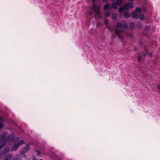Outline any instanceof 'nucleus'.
Instances as JSON below:
<instances>
[{
    "label": "nucleus",
    "mask_w": 160,
    "mask_h": 160,
    "mask_svg": "<svg viewBox=\"0 0 160 160\" xmlns=\"http://www.w3.org/2000/svg\"><path fill=\"white\" fill-rule=\"evenodd\" d=\"M110 30V31H112V30L110 28H109Z\"/></svg>",
    "instance_id": "26"
},
{
    "label": "nucleus",
    "mask_w": 160,
    "mask_h": 160,
    "mask_svg": "<svg viewBox=\"0 0 160 160\" xmlns=\"http://www.w3.org/2000/svg\"><path fill=\"white\" fill-rule=\"evenodd\" d=\"M19 146V144L18 143L15 144L12 148V150L14 151L18 149Z\"/></svg>",
    "instance_id": "9"
},
{
    "label": "nucleus",
    "mask_w": 160,
    "mask_h": 160,
    "mask_svg": "<svg viewBox=\"0 0 160 160\" xmlns=\"http://www.w3.org/2000/svg\"><path fill=\"white\" fill-rule=\"evenodd\" d=\"M157 87L158 89H160V86L158 85L157 86Z\"/></svg>",
    "instance_id": "24"
},
{
    "label": "nucleus",
    "mask_w": 160,
    "mask_h": 160,
    "mask_svg": "<svg viewBox=\"0 0 160 160\" xmlns=\"http://www.w3.org/2000/svg\"><path fill=\"white\" fill-rule=\"evenodd\" d=\"M111 14V12L109 11H106L105 12V16L106 17H108L109 16L110 14Z\"/></svg>",
    "instance_id": "16"
},
{
    "label": "nucleus",
    "mask_w": 160,
    "mask_h": 160,
    "mask_svg": "<svg viewBox=\"0 0 160 160\" xmlns=\"http://www.w3.org/2000/svg\"><path fill=\"white\" fill-rule=\"evenodd\" d=\"M131 16L132 17L134 18H138L139 14H138V13L135 11H133L131 13Z\"/></svg>",
    "instance_id": "8"
},
{
    "label": "nucleus",
    "mask_w": 160,
    "mask_h": 160,
    "mask_svg": "<svg viewBox=\"0 0 160 160\" xmlns=\"http://www.w3.org/2000/svg\"><path fill=\"white\" fill-rule=\"evenodd\" d=\"M36 152H37V154L36 155V156H33V160H38L36 159V157H37L38 158H40L41 156V154H42V151L40 152L38 151H36ZM40 160H43L42 159H41Z\"/></svg>",
    "instance_id": "6"
},
{
    "label": "nucleus",
    "mask_w": 160,
    "mask_h": 160,
    "mask_svg": "<svg viewBox=\"0 0 160 160\" xmlns=\"http://www.w3.org/2000/svg\"><path fill=\"white\" fill-rule=\"evenodd\" d=\"M117 15L116 14H112V19H114L116 20L117 18Z\"/></svg>",
    "instance_id": "18"
},
{
    "label": "nucleus",
    "mask_w": 160,
    "mask_h": 160,
    "mask_svg": "<svg viewBox=\"0 0 160 160\" xmlns=\"http://www.w3.org/2000/svg\"><path fill=\"white\" fill-rule=\"evenodd\" d=\"M135 12L139 14L141 12V9L140 8H137L135 9Z\"/></svg>",
    "instance_id": "12"
},
{
    "label": "nucleus",
    "mask_w": 160,
    "mask_h": 160,
    "mask_svg": "<svg viewBox=\"0 0 160 160\" xmlns=\"http://www.w3.org/2000/svg\"><path fill=\"white\" fill-rule=\"evenodd\" d=\"M7 134L6 132H4L2 136V138L0 140V150L7 143L13 141L14 142H16L19 140V138L18 137L15 138V136L13 134L10 135L7 138H6V136Z\"/></svg>",
    "instance_id": "1"
},
{
    "label": "nucleus",
    "mask_w": 160,
    "mask_h": 160,
    "mask_svg": "<svg viewBox=\"0 0 160 160\" xmlns=\"http://www.w3.org/2000/svg\"><path fill=\"white\" fill-rule=\"evenodd\" d=\"M133 5L132 3L131 2H128L124 6V9L128 10L130 8H133Z\"/></svg>",
    "instance_id": "5"
},
{
    "label": "nucleus",
    "mask_w": 160,
    "mask_h": 160,
    "mask_svg": "<svg viewBox=\"0 0 160 160\" xmlns=\"http://www.w3.org/2000/svg\"><path fill=\"white\" fill-rule=\"evenodd\" d=\"M123 9H124V7H120L119 9V11L120 12H122L123 11Z\"/></svg>",
    "instance_id": "22"
},
{
    "label": "nucleus",
    "mask_w": 160,
    "mask_h": 160,
    "mask_svg": "<svg viewBox=\"0 0 160 160\" xmlns=\"http://www.w3.org/2000/svg\"><path fill=\"white\" fill-rule=\"evenodd\" d=\"M12 155L11 154H8L5 157L4 160H10L12 159Z\"/></svg>",
    "instance_id": "7"
},
{
    "label": "nucleus",
    "mask_w": 160,
    "mask_h": 160,
    "mask_svg": "<svg viewBox=\"0 0 160 160\" xmlns=\"http://www.w3.org/2000/svg\"><path fill=\"white\" fill-rule=\"evenodd\" d=\"M109 7V4L108 3L105 5V6H104V9L105 10H107L108 8Z\"/></svg>",
    "instance_id": "19"
},
{
    "label": "nucleus",
    "mask_w": 160,
    "mask_h": 160,
    "mask_svg": "<svg viewBox=\"0 0 160 160\" xmlns=\"http://www.w3.org/2000/svg\"><path fill=\"white\" fill-rule=\"evenodd\" d=\"M43 154H46V153H43Z\"/></svg>",
    "instance_id": "27"
},
{
    "label": "nucleus",
    "mask_w": 160,
    "mask_h": 160,
    "mask_svg": "<svg viewBox=\"0 0 160 160\" xmlns=\"http://www.w3.org/2000/svg\"><path fill=\"white\" fill-rule=\"evenodd\" d=\"M138 18L142 21L144 19V16L142 14H139Z\"/></svg>",
    "instance_id": "11"
},
{
    "label": "nucleus",
    "mask_w": 160,
    "mask_h": 160,
    "mask_svg": "<svg viewBox=\"0 0 160 160\" xmlns=\"http://www.w3.org/2000/svg\"><path fill=\"white\" fill-rule=\"evenodd\" d=\"M105 23L106 25H108V21L107 19H105Z\"/></svg>",
    "instance_id": "23"
},
{
    "label": "nucleus",
    "mask_w": 160,
    "mask_h": 160,
    "mask_svg": "<svg viewBox=\"0 0 160 160\" xmlns=\"http://www.w3.org/2000/svg\"><path fill=\"white\" fill-rule=\"evenodd\" d=\"M106 0L107 1V0Z\"/></svg>",
    "instance_id": "28"
},
{
    "label": "nucleus",
    "mask_w": 160,
    "mask_h": 160,
    "mask_svg": "<svg viewBox=\"0 0 160 160\" xmlns=\"http://www.w3.org/2000/svg\"><path fill=\"white\" fill-rule=\"evenodd\" d=\"M134 24L133 22H131L130 23V28H133L134 27Z\"/></svg>",
    "instance_id": "20"
},
{
    "label": "nucleus",
    "mask_w": 160,
    "mask_h": 160,
    "mask_svg": "<svg viewBox=\"0 0 160 160\" xmlns=\"http://www.w3.org/2000/svg\"><path fill=\"white\" fill-rule=\"evenodd\" d=\"M9 150V148H5L4 150H3L2 151V154L3 153H6L8 152Z\"/></svg>",
    "instance_id": "14"
},
{
    "label": "nucleus",
    "mask_w": 160,
    "mask_h": 160,
    "mask_svg": "<svg viewBox=\"0 0 160 160\" xmlns=\"http://www.w3.org/2000/svg\"><path fill=\"white\" fill-rule=\"evenodd\" d=\"M130 0L131 1H134V0Z\"/></svg>",
    "instance_id": "25"
},
{
    "label": "nucleus",
    "mask_w": 160,
    "mask_h": 160,
    "mask_svg": "<svg viewBox=\"0 0 160 160\" xmlns=\"http://www.w3.org/2000/svg\"><path fill=\"white\" fill-rule=\"evenodd\" d=\"M112 8H117L118 6L116 3L115 2L112 3Z\"/></svg>",
    "instance_id": "13"
},
{
    "label": "nucleus",
    "mask_w": 160,
    "mask_h": 160,
    "mask_svg": "<svg viewBox=\"0 0 160 160\" xmlns=\"http://www.w3.org/2000/svg\"><path fill=\"white\" fill-rule=\"evenodd\" d=\"M118 6H120L122 3V1L121 0H117L116 2Z\"/></svg>",
    "instance_id": "17"
},
{
    "label": "nucleus",
    "mask_w": 160,
    "mask_h": 160,
    "mask_svg": "<svg viewBox=\"0 0 160 160\" xmlns=\"http://www.w3.org/2000/svg\"><path fill=\"white\" fill-rule=\"evenodd\" d=\"M24 143H25L23 141V140H22V141H20L18 143L19 144V145H22Z\"/></svg>",
    "instance_id": "21"
},
{
    "label": "nucleus",
    "mask_w": 160,
    "mask_h": 160,
    "mask_svg": "<svg viewBox=\"0 0 160 160\" xmlns=\"http://www.w3.org/2000/svg\"><path fill=\"white\" fill-rule=\"evenodd\" d=\"M3 118L2 117L0 118V131L3 129V126L2 124Z\"/></svg>",
    "instance_id": "10"
},
{
    "label": "nucleus",
    "mask_w": 160,
    "mask_h": 160,
    "mask_svg": "<svg viewBox=\"0 0 160 160\" xmlns=\"http://www.w3.org/2000/svg\"><path fill=\"white\" fill-rule=\"evenodd\" d=\"M124 16L125 18H129L130 16V14L128 12H126L124 13Z\"/></svg>",
    "instance_id": "15"
},
{
    "label": "nucleus",
    "mask_w": 160,
    "mask_h": 160,
    "mask_svg": "<svg viewBox=\"0 0 160 160\" xmlns=\"http://www.w3.org/2000/svg\"><path fill=\"white\" fill-rule=\"evenodd\" d=\"M29 148H30L28 145H27L26 147L23 148L20 151L21 157L25 158L26 157V155L25 154H23L22 153L26 152L29 150Z\"/></svg>",
    "instance_id": "4"
},
{
    "label": "nucleus",
    "mask_w": 160,
    "mask_h": 160,
    "mask_svg": "<svg viewBox=\"0 0 160 160\" xmlns=\"http://www.w3.org/2000/svg\"><path fill=\"white\" fill-rule=\"evenodd\" d=\"M93 11L96 12L97 17L99 19L102 18V16L100 13L99 8L98 7L96 6L94 4L93 5L92 8L91 9L89 12V14L90 15H92Z\"/></svg>",
    "instance_id": "3"
},
{
    "label": "nucleus",
    "mask_w": 160,
    "mask_h": 160,
    "mask_svg": "<svg viewBox=\"0 0 160 160\" xmlns=\"http://www.w3.org/2000/svg\"><path fill=\"white\" fill-rule=\"evenodd\" d=\"M117 27L119 28H121L119 29H116L115 30V33L120 38V36H119V32H123L124 31L123 29L127 28L128 27V26L126 23L122 25V23L119 22L117 23Z\"/></svg>",
    "instance_id": "2"
}]
</instances>
